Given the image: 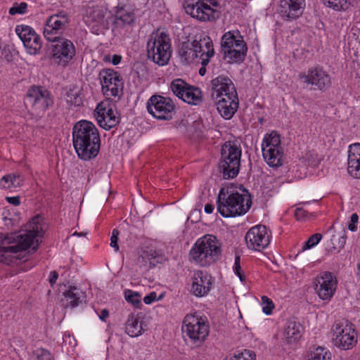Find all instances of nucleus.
<instances>
[{
	"mask_svg": "<svg viewBox=\"0 0 360 360\" xmlns=\"http://www.w3.org/2000/svg\"><path fill=\"white\" fill-rule=\"evenodd\" d=\"M303 210L301 209V208H297L295 210V217L299 219L300 218V216H301L303 213Z\"/></svg>",
	"mask_w": 360,
	"mask_h": 360,
	"instance_id": "338daca9",
	"label": "nucleus"
},
{
	"mask_svg": "<svg viewBox=\"0 0 360 360\" xmlns=\"http://www.w3.org/2000/svg\"><path fill=\"white\" fill-rule=\"evenodd\" d=\"M72 144L77 156L87 161L94 159L101 149L98 129L91 122L80 120L72 128Z\"/></svg>",
	"mask_w": 360,
	"mask_h": 360,
	"instance_id": "f03ea898",
	"label": "nucleus"
},
{
	"mask_svg": "<svg viewBox=\"0 0 360 360\" xmlns=\"http://www.w3.org/2000/svg\"><path fill=\"white\" fill-rule=\"evenodd\" d=\"M63 295V305L65 308H75L86 300V292L76 286H70L68 290H65Z\"/></svg>",
	"mask_w": 360,
	"mask_h": 360,
	"instance_id": "bb28decb",
	"label": "nucleus"
},
{
	"mask_svg": "<svg viewBox=\"0 0 360 360\" xmlns=\"http://www.w3.org/2000/svg\"><path fill=\"white\" fill-rule=\"evenodd\" d=\"M213 283L214 278L210 274L198 270L193 274L191 291L198 297L206 296L210 291Z\"/></svg>",
	"mask_w": 360,
	"mask_h": 360,
	"instance_id": "4be33fe9",
	"label": "nucleus"
},
{
	"mask_svg": "<svg viewBox=\"0 0 360 360\" xmlns=\"http://www.w3.org/2000/svg\"><path fill=\"white\" fill-rule=\"evenodd\" d=\"M179 55L182 60L187 63L192 62L198 58V53H195L193 46H192V43L188 41H184L180 44Z\"/></svg>",
	"mask_w": 360,
	"mask_h": 360,
	"instance_id": "f704fd0d",
	"label": "nucleus"
},
{
	"mask_svg": "<svg viewBox=\"0 0 360 360\" xmlns=\"http://www.w3.org/2000/svg\"><path fill=\"white\" fill-rule=\"evenodd\" d=\"M332 354L330 351L323 347H317L310 352L309 360H331Z\"/></svg>",
	"mask_w": 360,
	"mask_h": 360,
	"instance_id": "ea45409f",
	"label": "nucleus"
},
{
	"mask_svg": "<svg viewBox=\"0 0 360 360\" xmlns=\"http://www.w3.org/2000/svg\"><path fill=\"white\" fill-rule=\"evenodd\" d=\"M304 159L308 165L313 167L318 166L321 160L315 150L307 151L304 156Z\"/></svg>",
	"mask_w": 360,
	"mask_h": 360,
	"instance_id": "37998d69",
	"label": "nucleus"
},
{
	"mask_svg": "<svg viewBox=\"0 0 360 360\" xmlns=\"http://www.w3.org/2000/svg\"><path fill=\"white\" fill-rule=\"evenodd\" d=\"M98 77L105 96L120 97L124 82L118 72L110 68L102 69L98 74Z\"/></svg>",
	"mask_w": 360,
	"mask_h": 360,
	"instance_id": "4468645a",
	"label": "nucleus"
},
{
	"mask_svg": "<svg viewBox=\"0 0 360 360\" xmlns=\"http://www.w3.org/2000/svg\"><path fill=\"white\" fill-rule=\"evenodd\" d=\"M251 205L250 195L240 193L233 184L221 188L217 199V211L225 218L243 215Z\"/></svg>",
	"mask_w": 360,
	"mask_h": 360,
	"instance_id": "7ed1b4c3",
	"label": "nucleus"
},
{
	"mask_svg": "<svg viewBox=\"0 0 360 360\" xmlns=\"http://www.w3.org/2000/svg\"><path fill=\"white\" fill-rule=\"evenodd\" d=\"M6 200H7L8 202L15 206H18L20 204V199L19 196L6 197Z\"/></svg>",
	"mask_w": 360,
	"mask_h": 360,
	"instance_id": "bf43d9fd",
	"label": "nucleus"
},
{
	"mask_svg": "<svg viewBox=\"0 0 360 360\" xmlns=\"http://www.w3.org/2000/svg\"><path fill=\"white\" fill-rule=\"evenodd\" d=\"M191 43L195 53H198V58L199 57L200 59H209L214 56L212 41L205 33L196 34Z\"/></svg>",
	"mask_w": 360,
	"mask_h": 360,
	"instance_id": "393cba45",
	"label": "nucleus"
},
{
	"mask_svg": "<svg viewBox=\"0 0 360 360\" xmlns=\"http://www.w3.org/2000/svg\"><path fill=\"white\" fill-rule=\"evenodd\" d=\"M120 234V231L115 229L112 231V235L110 237V246L115 249V251L119 250V245L117 243L118 241V236Z\"/></svg>",
	"mask_w": 360,
	"mask_h": 360,
	"instance_id": "603ef678",
	"label": "nucleus"
},
{
	"mask_svg": "<svg viewBox=\"0 0 360 360\" xmlns=\"http://www.w3.org/2000/svg\"><path fill=\"white\" fill-rule=\"evenodd\" d=\"M27 8V4L25 2H21L20 4L15 3L9 9V14L12 15L15 14H24L26 13Z\"/></svg>",
	"mask_w": 360,
	"mask_h": 360,
	"instance_id": "49530a36",
	"label": "nucleus"
},
{
	"mask_svg": "<svg viewBox=\"0 0 360 360\" xmlns=\"http://www.w3.org/2000/svg\"><path fill=\"white\" fill-rule=\"evenodd\" d=\"M262 301L263 304H266L263 307V312L267 315L271 314L273 309L274 308V304L272 300L266 296H262Z\"/></svg>",
	"mask_w": 360,
	"mask_h": 360,
	"instance_id": "8fccbe9b",
	"label": "nucleus"
},
{
	"mask_svg": "<svg viewBox=\"0 0 360 360\" xmlns=\"http://www.w3.org/2000/svg\"><path fill=\"white\" fill-rule=\"evenodd\" d=\"M348 173L356 179H360V143L349 146L348 154Z\"/></svg>",
	"mask_w": 360,
	"mask_h": 360,
	"instance_id": "cd10ccee",
	"label": "nucleus"
},
{
	"mask_svg": "<svg viewBox=\"0 0 360 360\" xmlns=\"http://www.w3.org/2000/svg\"><path fill=\"white\" fill-rule=\"evenodd\" d=\"M105 15L103 11L101 9H94L87 17L86 22L92 27H103L105 24Z\"/></svg>",
	"mask_w": 360,
	"mask_h": 360,
	"instance_id": "58836bf2",
	"label": "nucleus"
},
{
	"mask_svg": "<svg viewBox=\"0 0 360 360\" xmlns=\"http://www.w3.org/2000/svg\"><path fill=\"white\" fill-rule=\"evenodd\" d=\"M266 162L271 167H279L283 164V149L262 148Z\"/></svg>",
	"mask_w": 360,
	"mask_h": 360,
	"instance_id": "c85d7f7f",
	"label": "nucleus"
},
{
	"mask_svg": "<svg viewBox=\"0 0 360 360\" xmlns=\"http://www.w3.org/2000/svg\"><path fill=\"white\" fill-rule=\"evenodd\" d=\"M357 269H358L357 276L360 278V260L359 261V262L357 264Z\"/></svg>",
	"mask_w": 360,
	"mask_h": 360,
	"instance_id": "774afa93",
	"label": "nucleus"
},
{
	"mask_svg": "<svg viewBox=\"0 0 360 360\" xmlns=\"http://www.w3.org/2000/svg\"><path fill=\"white\" fill-rule=\"evenodd\" d=\"M234 273L239 277L241 282L245 281V276L241 269L240 257L239 255L235 257V262L233 266Z\"/></svg>",
	"mask_w": 360,
	"mask_h": 360,
	"instance_id": "de8ad7c7",
	"label": "nucleus"
},
{
	"mask_svg": "<svg viewBox=\"0 0 360 360\" xmlns=\"http://www.w3.org/2000/svg\"><path fill=\"white\" fill-rule=\"evenodd\" d=\"M217 100V110L226 120L231 119L238 108L239 100L238 96H225Z\"/></svg>",
	"mask_w": 360,
	"mask_h": 360,
	"instance_id": "a878e982",
	"label": "nucleus"
},
{
	"mask_svg": "<svg viewBox=\"0 0 360 360\" xmlns=\"http://www.w3.org/2000/svg\"><path fill=\"white\" fill-rule=\"evenodd\" d=\"M201 60V68L199 69V75L201 76H204L206 73V66L209 64L210 61V58H202Z\"/></svg>",
	"mask_w": 360,
	"mask_h": 360,
	"instance_id": "4d7b16f0",
	"label": "nucleus"
},
{
	"mask_svg": "<svg viewBox=\"0 0 360 360\" xmlns=\"http://www.w3.org/2000/svg\"><path fill=\"white\" fill-rule=\"evenodd\" d=\"M157 300V294L155 292H151L144 297L143 301L145 304H150Z\"/></svg>",
	"mask_w": 360,
	"mask_h": 360,
	"instance_id": "6e6d98bb",
	"label": "nucleus"
},
{
	"mask_svg": "<svg viewBox=\"0 0 360 360\" xmlns=\"http://www.w3.org/2000/svg\"><path fill=\"white\" fill-rule=\"evenodd\" d=\"M12 53L10 49L6 46L0 45V61L6 60L10 62L12 60Z\"/></svg>",
	"mask_w": 360,
	"mask_h": 360,
	"instance_id": "3c124183",
	"label": "nucleus"
},
{
	"mask_svg": "<svg viewBox=\"0 0 360 360\" xmlns=\"http://www.w3.org/2000/svg\"><path fill=\"white\" fill-rule=\"evenodd\" d=\"M214 210V205L212 204L207 203L205 205V212L207 214L212 213Z\"/></svg>",
	"mask_w": 360,
	"mask_h": 360,
	"instance_id": "0e129e2a",
	"label": "nucleus"
},
{
	"mask_svg": "<svg viewBox=\"0 0 360 360\" xmlns=\"http://www.w3.org/2000/svg\"><path fill=\"white\" fill-rule=\"evenodd\" d=\"M211 96L213 99L225 96H238L236 88L232 80L227 76L219 75L211 81Z\"/></svg>",
	"mask_w": 360,
	"mask_h": 360,
	"instance_id": "aec40b11",
	"label": "nucleus"
},
{
	"mask_svg": "<svg viewBox=\"0 0 360 360\" xmlns=\"http://www.w3.org/2000/svg\"><path fill=\"white\" fill-rule=\"evenodd\" d=\"M191 86V84L186 83L181 79H174L170 84V89L173 94L179 98H183L185 93Z\"/></svg>",
	"mask_w": 360,
	"mask_h": 360,
	"instance_id": "e433bc0d",
	"label": "nucleus"
},
{
	"mask_svg": "<svg viewBox=\"0 0 360 360\" xmlns=\"http://www.w3.org/2000/svg\"><path fill=\"white\" fill-rule=\"evenodd\" d=\"M265 148L283 149L281 145L280 135L276 131H272L264 137L262 144V149Z\"/></svg>",
	"mask_w": 360,
	"mask_h": 360,
	"instance_id": "4c0bfd02",
	"label": "nucleus"
},
{
	"mask_svg": "<svg viewBox=\"0 0 360 360\" xmlns=\"http://www.w3.org/2000/svg\"><path fill=\"white\" fill-rule=\"evenodd\" d=\"M24 176L20 173L9 174L4 176L0 180L2 188H18L22 185Z\"/></svg>",
	"mask_w": 360,
	"mask_h": 360,
	"instance_id": "473e14b6",
	"label": "nucleus"
},
{
	"mask_svg": "<svg viewBox=\"0 0 360 360\" xmlns=\"http://www.w3.org/2000/svg\"><path fill=\"white\" fill-rule=\"evenodd\" d=\"M124 297L128 302L131 303L136 308H140L141 302L139 293L134 292L131 290H127L124 292Z\"/></svg>",
	"mask_w": 360,
	"mask_h": 360,
	"instance_id": "79ce46f5",
	"label": "nucleus"
},
{
	"mask_svg": "<svg viewBox=\"0 0 360 360\" xmlns=\"http://www.w3.org/2000/svg\"><path fill=\"white\" fill-rule=\"evenodd\" d=\"M58 278V274L57 271H53L50 273V277L49 281L51 286H53L56 283Z\"/></svg>",
	"mask_w": 360,
	"mask_h": 360,
	"instance_id": "680f3d73",
	"label": "nucleus"
},
{
	"mask_svg": "<svg viewBox=\"0 0 360 360\" xmlns=\"http://www.w3.org/2000/svg\"><path fill=\"white\" fill-rule=\"evenodd\" d=\"M359 216L356 213H353L350 217V222L348 224V229L351 231H355L356 230V224L358 222Z\"/></svg>",
	"mask_w": 360,
	"mask_h": 360,
	"instance_id": "864d4df0",
	"label": "nucleus"
},
{
	"mask_svg": "<svg viewBox=\"0 0 360 360\" xmlns=\"http://www.w3.org/2000/svg\"><path fill=\"white\" fill-rule=\"evenodd\" d=\"M70 18L65 11H60L49 16L44 27V36L49 41H55L69 29Z\"/></svg>",
	"mask_w": 360,
	"mask_h": 360,
	"instance_id": "9b49d317",
	"label": "nucleus"
},
{
	"mask_svg": "<svg viewBox=\"0 0 360 360\" xmlns=\"http://www.w3.org/2000/svg\"><path fill=\"white\" fill-rule=\"evenodd\" d=\"M183 332L195 347L201 346L209 335L210 326L203 318L195 314H187L183 321Z\"/></svg>",
	"mask_w": 360,
	"mask_h": 360,
	"instance_id": "6e6552de",
	"label": "nucleus"
},
{
	"mask_svg": "<svg viewBox=\"0 0 360 360\" xmlns=\"http://www.w3.org/2000/svg\"><path fill=\"white\" fill-rule=\"evenodd\" d=\"M174 109V103L169 97L153 95L147 102L148 112L158 120H171L175 113Z\"/></svg>",
	"mask_w": 360,
	"mask_h": 360,
	"instance_id": "f8f14e48",
	"label": "nucleus"
},
{
	"mask_svg": "<svg viewBox=\"0 0 360 360\" xmlns=\"http://www.w3.org/2000/svg\"><path fill=\"white\" fill-rule=\"evenodd\" d=\"M322 238V235L321 233H315L311 236L309 239L305 243L304 245L303 246V250L309 249L316 244L319 243V242Z\"/></svg>",
	"mask_w": 360,
	"mask_h": 360,
	"instance_id": "09e8293b",
	"label": "nucleus"
},
{
	"mask_svg": "<svg viewBox=\"0 0 360 360\" xmlns=\"http://www.w3.org/2000/svg\"><path fill=\"white\" fill-rule=\"evenodd\" d=\"M35 360H55L52 354L47 349L39 348L34 352Z\"/></svg>",
	"mask_w": 360,
	"mask_h": 360,
	"instance_id": "a18cd8bd",
	"label": "nucleus"
},
{
	"mask_svg": "<svg viewBox=\"0 0 360 360\" xmlns=\"http://www.w3.org/2000/svg\"><path fill=\"white\" fill-rule=\"evenodd\" d=\"M172 53L169 34L160 30L153 32L147 42L148 58L160 66L167 64Z\"/></svg>",
	"mask_w": 360,
	"mask_h": 360,
	"instance_id": "0eeeda50",
	"label": "nucleus"
},
{
	"mask_svg": "<svg viewBox=\"0 0 360 360\" xmlns=\"http://www.w3.org/2000/svg\"><path fill=\"white\" fill-rule=\"evenodd\" d=\"M303 327L295 320H289L285 328V336L288 343H294L298 341L302 335Z\"/></svg>",
	"mask_w": 360,
	"mask_h": 360,
	"instance_id": "c756f323",
	"label": "nucleus"
},
{
	"mask_svg": "<svg viewBox=\"0 0 360 360\" xmlns=\"http://www.w3.org/2000/svg\"><path fill=\"white\" fill-rule=\"evenodd\" d=\"M188 124L187 120H182L179 123V128L181 129L182 127L186 128V125Z\"/></svg>",
	"mask_w": 360,
	"mask_h": 360,
	"instance_id": "69168bd1",
	"label": "nucleus"
},
{
	"mask_svg": "<svg viewBox=\"0 0 360 360\" xmlns=\"http://www.w3.org/2000/svg\"><path fill=\"white\" fill-rule=\"evenodd\" d=\"M332 342L334 346L342 349H352L357 342V335L352 324L335 321L332 326Z\"/></svg>",
	"mask_w": 360,
	"mask_h": 360,
	"instance_id": "9d476101",
	"label": "nucleus"
},
{
	"mask_svg": "<svg viewBox=\"0 0 360 360\" xmlns=\"http://www.w3.org/2000/svg\"><path fill=\"white\" fill-rule=\"evenodd\" d=\"M221 254V243L214 235L206 234L198 238L189 252V260L200 266L217 262Z\"/></svg>",
	"mask_w": 360,
	"mask_h": 360,
	"instance_id": "20e7f679",
	"label": "nucleus"
},
{
	"mask_svg": "<svg viewBox=\"0 0 360 360\" xmlns=\"http://www.w3.org/2000/svg\"><path fill=\"white\" fill-rule=\"evenodd\" d=\"M352 0H322L323 4L335 11H345L351 5Z\"/></svg>",
	"mask_w": 360,
	"mask_h": 360,
	"instance_id": "a19ab883",
	"label": "nucleus"
},
{
	"mask_svg": "<svg viewBox=\"0 0 360 360\" xmlns=\"http://www.w3.org/2000/svg\"><path fill=\"white\" fill-rule=\"evenodd\" d=\"M305 7V0H280L278 13L285 20L298 18Z\"/></svg>",
	"mask_w": 360,
	"mask_h": 360,
	"instance_id": "5701e85b",
	"label": "nucleus"
},
{
	"mask_svg": "<svg viewBox=\"0 0 360 360\" xmlns=\"http://www.w3.org/2000/svg\"><path fill=\"white\" fill-rule=\"evenodd\" d=\"M105 62H111L114 65H118L122 60V56L120 55L114 54L110 60V56L106 55L103 58Z\"/></svg>",
	"mask_w": 360,
	"mask_h": 360,
	"instance_id": "5fc2aeb1",
	"label": "nucleus"
},
{
	"mask_svg": "<svg viewBox=\"0 0 360 360\" xmlns=\"http://www.w3.org/2000/svg\"><path fill=\"white\" fill-rule=\"evenodd\" d=\"M66 101L71 106L79 107L82 105V90L77 86L70 88L66 92Z\"/></svg>",
	"mask_w": 360,
	"mask_h": 360,
	"instance_id": "c9c22d12",
	"label": "nucleus"
},
{
	"mask_svg": "<svg viewBox=\"0 0 360 360\" xmlns=\"http://www.w3.org/2000/svg\"><path fill=\"white\" fill-rule=\"evenodd\" d=\"M109 316V311L106 309L101 310L99 314V318L101 321H105L106 319Z\"/></svg>",
	"mask_w": 360,
	"mask_h": 360,
	"instance_id": "e2e57ef3",
	"label": "nucleus"
},
{
	"mask_svg": "<svg viewBox=\"0 0 360 360\" xmlns=\"http://www.w3.org/2000/svg\"><path fill=\"white\" fill-rule=\"evenodd\" d=\"M98 124L105 130H110L120 121L115 112L108 102L99 103L94 112Z\"/></svg>",
	"mask_w": 360,
	"mask_h": 360,
	"instance_id": "a211bd4d",
	"label": "nucleus"
},
{
	"mask_svg": "<svg viewBox=\"0 0 360 360\" xmlns=\"http://www.w3.org/2000/svg\"><path fill=\"white\" fill-rule=\"evenodd\" d=\"M347 236L345 230H342V235L338 238V248L342 249L346 243Z\"/></svg>",
	"mask_w": 360,
	"mask_h": 360,
	"instance_id": "13d9d810",
	"label": "nucleus"
},
{
	"mask_svg": "<svg viewBox=\"0 0 360 360\" xmlns=\"http://www.w3.org/2000/svg\"><path fill=\"white\" fill-rule=\"evenodd\" d=\"M233 360H255V354L250 350L244 349L242 352H236L232 356Z\"/></svg>",
	"mask_w": 360,
	"mask_h": 360,
	"instance_id": "c03bdc74",
	"label": "nucleus"
},
{
	"mask_svg": "<svg viewBox=\"0 0 360 360\" xmlns=\"http://www.w3.org/2000/svg\"><path fill=\"white\" fill-rule=\"evenodd\" d=\"M315 290L319 298L330 300L337 288L336 277L330 272L325 271L317 276Z\"/></svg>",
	"mask_w": 360,
	"mask_h": 360,
	"instance_id": "412c9836",
	"label": "nucleus"
},
{
	"mask_svg": "<svg viewBox=\"0 0 360 360\" xmlns=\"http://www.w3.org/2000/svg\"><path fill=\"white\" fill-rule=\"evenodd\" d=\"M125 332L131 337H138L142 334V323L139 321V318L130 314L125 323Z\"/></svg>",
	"mask_w": 360,
	"mask_h": 360,
	"instance_id": "2f4dec72",
	"label": "nucleus"
},
{
	"mask_svg": "<svg viewBox=\"0 0 360 360\" xmlns=\"http://www.w3.org/2000/svg\"><path fill=\"white\" fill-rule=\"evenodd\" d=\"M163 259L156 250L153 249L143 250L139 252L136 265L141 272H147Z\"/></svg>",
	"mask_w": 360,
	"mask_h": 360,
	"instance_id": "b1692460",
	"label": "nucleus"
},
{
	"mask_svg": "<svg viewBox=\"0 0 360 360\" xmlns=\"http://www.w3.org/2000/svg\"><path fill=\"white\" fill-rule=\"evenodd\" d=\"M242 47H243V49H240L239 47H236V45H233V47L231 49V51H241L240 50L243 49V52H244L243 53V60H244L245 58V56L247 55V52H248V46L246 45V43L244 41L243 42V46Z\"/></svg>",
	"mask_w": 360,
	"mask_h": 360,
	"instance_id": "052dcab7",
	"label": "nucleus"
},
{
	"mask_svg": "<svg viewBox=\"0 0 360 360\" xmlns=\"http://www.w3.org/2000/svg\"><path fill=\"white\" fill-rule=\"evenodd\" d=\"M51 46L52 58L56 63L66 66L75 56L76 51L73 43L64 37L56 40Z\"/></svg>",
	"mask_w": 360,
	"mask_h": 360,
	"instance_id": "f3484780",
	"label": "nucleus"
},
{
	"mask_svg": "<svg viewBox=\"0 0 360 360\" xmlns=\"http://www.w3.org/2000/svg\"><path fill=\"white\" fill-rule=\"evenodd\" d=\"M181 99L190 105H200L202 102V91L200 88L191 85L185 93V96Z\"/></svg>",
	"mask_w": 360,
	"mask_h": 360,
	"instance_id": "72a5a7b5",
	"label": "nucleus"
},
{
	"mask_svg": "<svg viewBox=\"0 0 360 360\" xmlns=\"http://www.w3.org/2000/svg\"><path fill=\"white\" fill-rule=\"evenodd\" d=\"M219 4L217 0H185V12L200 22L212 21L218 13L216 8Z\"/></svg>",
	"mask_w": 360,
	"mask_h": 360,
	"instance_id": "1a4fd4ad",
	"label": "nucleus"
},
{
	"mask_svg": "<svg viewBox=\"0 0 360 360\" xmlns=\"http://www.w3.org/2000/svg\"><path fill=\"white\" fill-rule=\"evenodd\" d=\"M298 78L305 84L311 85L314 90L326 91L331 85L330 76L320 66L309 68L307 73L301 72Z\"/></svg>",
	"mask_w": 360,
	"mask_h": 360,
	"instance_id": "2eb2a0df",
	"label": "nucleus"
},
{
	"mask_svg": "<svg viewBox=\"0 0 360 360\" xmlns=\"http://www.w3.org/2000/svg\"><path fill=\"white\" fill-rule=\"evenodd\" d=\"M15 32L30 54L36 55L39 53L42 44L41 38L31 27L25 25H18Z\"/></svg>",
	"mask_w": 360,
	"mask_h": 360,
	"instance_id": "6ab92c4d",
	"label": "nucleus"
},
{
	"mask_svg": "<svg viewBox=\"0 0 360 360\" xmlns=\"http://www.w3.org/2000/svg\"><path fill=\"white\" fill-rule=\"evenodd\" d=\"M134 21V13L124 7H117L115 14V24L117 27H122L129 25Z\"/></svg>",
	"mask_w": 360,
	"mask_h": 360,
	"instance_id": "7c9ffc66",
	"label": "nucleus"
},
{
	"mask_svg": "<svg viewBox=\"0 0 360 360\" xmlns=\"http://www.w3.org/2000/svg\"><path fill=\"white\" fill-rule=\"evenodd\" d=\"M241 148L235 141H226L221 146L219 169L223 178L230 179L236 177L240 167Z\"/></svg>",
	"mask_w": 360,
	"mask_h": 360,
	"instance_id": "39448f33",
	"label": "nucleus"
},
{
	"mask_svg": "<svg viewBox=\"0 0 360 360\" xmlns=\"http://www.w3.org/2000/svg\"><path fill=\"white\" fill-rule=\"evenodd\" d=\"M54 103L51 93L45 87L32 85L26 94L25 104L29 113L36 119L42 117Z\"/></svg>",
	"mask_w": 360,
	"mask_h": 360,
	"instance_id": "423d86ee",
	"label": "nucleus"
},
{
	"mask_svg": "<svg viewBox=\"0 0 360 360\" xmlns=\"http://www.w3.org/2000/svg\"><path fill=\"white\" fill-rule=\"evenodd\" d=\"M46 225L44 223V218L37 214L34 216L32 221H29L26 225L25 233L13 238L6 237L0 245V262L7 264H18V261H26L25 258L26 254L25 251L30 249L29 252L32 254L35 252L38 249L39 240L43 236Z\"/></svg>",
	"mask_w": 360,
	"mask_h": 360,
	"instance_id": "f257e3e1",
	"label": "nucleus"
},
{
	"mask_svg": "<svg viewBox=\"0 0 360 360\" xmlns=\"http://www.w3.org/2000/svg\"><path fill=\"white\" fill-rule=\"evenodd\" d=\"M243 37L239 31L236 32H227L221 37V50L224 53V58L227 59L228 63H242L243 61V53L240 51H231L233 45L243 49ZM240 51H243L241 49Z\"/></svg>",
	"mask_w": 360,
	"mask_h": 360,
	"instance_id": "ddd939ff",
	"label": "nucleus"
},
{
	"mask_svg": "<svg viewBox=\"0 0 360 360\" xmlns=\"http://www.w3.org/2000/svg\"><path fill=\"white\" fill-rule=\"evenodd\" d=\"M271 232L264 225H257L250 229L245 234V240L250 250L261 251L270 243Z\"/></svg>",
	"mask_w": 360,
	"mask_h": 360,
	"instance_id": "dca6fc26",
	"label": "nucleus"
}]
</instances>
